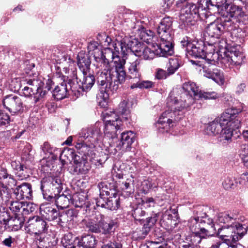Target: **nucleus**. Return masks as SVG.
<instances>
[{
  "instance_id": "5",
  "label": "nucleus",
  "mask_w": 248,
  "mask_h": 248,
  "mask_svg": "<svg viewBox=\"0 0 248 248\" xmlns=\"http://www.w3.org/2000/svg\"><path fill=\"white\" fill-rule=\"evenodd\" d=\"M182 94L179 96H175L170 94L167 98V106L170 110L164 112L155 124V127L160 133L168 132L170 130V124L172 123L173 116L179 115V112L189 107L194 103L193 99L181 97Z\"/></svg>"
},
{
  "instance_id": "20",
  "label": "nucleus",
  "mask_w": 248,
  "mask_h": 248,
  "mask_svg": "<svg viewBox=\"0 0 248 248\" xmlns=\"http://www.w3.org/2000/svg\"><path fill=\"white\" fill-rule=\"evenodd\" d=\"M97 219H99V225L103 233L110 234L113 232L118 227L116 220L112 219L110 217L99 214Z\"/></svg>"
},
{
  "instance_id": "58",
  "label": "nucleus",
  "mask_w": 248,
  "mask_h": 248,
  "mask_svg": "<svg viewBox=\"0 0 248 248\" xmlns=\"http://www.w3.org/2000/svg\"><path fill=\"white\" fill-rule=\"evenodd\" d=\"M199 96L198 98H203L205 99H216L218 97V94L215 92H202L201 91L200 92V93L199 94Z\"/></svg>"
},
{
  "instance_id": "25",
  "label": "nucleus",
  "mask_w": 248,
  "mask_h": 248,
  "mask_svg": "<svg viewBox=\"0 0 248 248\" xmlns=\"http://www.w3.org/2000/svg\"><path fill=\"white\" fill-rule=\"evenodd\" d=\"M14 193L17 200L31 199L32 193L31 185L30 183H24L16 187Z\"/></svg>"
},
{
  "instance_id": "3",
  "label": "nucleus",
  "mask_w": 248,
  "mask_h": 248,
  "mask_svg": "<svg viewBox=\"0 0 248 248\" xmlns=\"http://www.w3.org/2000/svg\"><path fill=\"white\" fill-rule=\"evenodd\" d=\"M242 111L240 108H229L220 117L209 122L204 129L205 134L209 136L219 135L218 141L225 146L232 141L233 132L239 128L241 122L238 115Z\"/></svg>"
},
{
  "instance_id": "1",
  "label": "nucleus",
  "mask_w": 248,
  "mask_h": 248,
  "mask_svg": "<svg viewBox=\"0 0 248 248\" xmlns=\"http://www.w3.org/2000/svg\"><path fill=\"white\" fill-rule=\"evenodd\" d=\"M125 45L124 41L117 39L112 43L113 48L107 47L101 51L98 56L94 55L93 65L96 81L101 93H106L107 96L112 94L125 81Z\"/></svg>"
},
{
  "instance_id": "14",
  "label": "nucleus",
  "mask_w": 248,
  "mask_h": 248,
  "mask_svg": "<svg viewBox=\"0 0 248 248\" xmlns=\"http://www.w3.org/2000/svg\"><path fill=\"white\" fill-rule=\"evenodd\" d=\"M7 205L14 216H16L25 217L35 210V205L33 203L18 200L9 201Z\"/></svg>"
},
{
  "instance_id": "59",
  "label": "nucleus",
  "mask_w": 248,
  "mask_h": 248,
  "mask_svg": "<svg viewBox=\"0 0 248 248\" xmlns=\"http://www.w3.org/2000/svg\"><path fill=\"white\" fill-rule=\"evenodd\" d=\"M97 43L93 41L89 44L88 46V50H89V52L91 55L96 54L98 56L99 54V52H100V49L98 48Z\"/></svg>"
},
{
  "instance_id": "50",
  "label": "nucleus",
  "mask_w": 248,
  "mask_h": 248,
  "mask_svg": "<svg viewBox=\"0 0 248 248\" xmlns=\"http://www.w3.org/2000/svg\"><path fill=\"white\" fill-rule=\"evenodd\" d=\"M180 66V60L178 58H170L167 68L169 74L170 75L173 74L178 69Z\"/></svg>"
},
{
  "instance_id": "16",
  "label": "nucleus",
  "mask_w": 248,
  "mask_h": 248,
  "mask_svg": "<svg viewBox=\"0 0 248 248\" xmlns=\"http://www.w3.org/2000/svg\"><path fill=\"white\" fill-rule=\"evenodd\" d=\"M2 103L4 107L12 115L23 111V101L20 96L9 94L4 97Z\"/></svg>"
},
{
  "instance_id": "17",
  "label": "nucleus",
  "mask_w": 248,
  "mask_h": 248,
  "mask_svg": "<svg viewBox=\"0 0 248 248\" xmlns=\"http://www.w3.org/2000/svg\"><path fill=\"white\" fill-rule=\"evenodd\" d=\"M236 1L226 2L221 7V17H224L225 19H229L231 22V18H239L243 16V12L241 6L236 5Z\"/></svg>"
},
{
  "instance_id": "29",
  "label": "nucleus",
  "mask_w": 248,
  "mask_h": 248,
  "mask_svg": "<svg viewBox=\"0 0 248 248\" xmlns=\"http://www.w3.org/2000/svg\"><path fill=\"white\" fill-rule=\"evenodd\" d=\"M40 209L41 215L49 221L57 219L60 215L59 212L49 204H42Z\"/></svg>"
},
{
  "instance_id": "61",
  "label": "nucleus",
  "mask_w": 248,
  "mask_h": 248,
  "mask_svg": "<svg viewBox=\"0 0 248 248\" xmlns=\"http://www.w3.org/2000/svg\"><path fill=\"white\" fill-rule=\"evenodd\" d=\"M172 218L171 212L170 210H166L162 216L161 220L163 222H166L167 226H169L171 225Z\"/></svg>"
},
{
  "instance_id": "37",
  "label": "nucleus",
  "mask_w": 248,
  "mask_h": 248,
  "mask_svg": "<svg viewBox=\"0 0 248 248\" xmlns=\"http://www.w3.org/2000/svg\"><path fill=\"white\" fill-rule=\"evenodd\" d=\"M25 216H14L11 217L9 223L8 228L12 231H17L20 230L25 221Z\"/></svg>"
},
{
  "instance_id": "24",
  "label": "nucleus",
  "mask_w": 248,
  "mask_h": 248,
  "mask_svg": "<svg viewBox=\"0 0 248 248\" xmlns=\"http://www.w3.org/2000/svg\"><path fill=\"white\" fill-rule=\"evenodd\" d=\"M135 134L132 131H127L122 133L118 147L125 152L129 151L132 144L135 140Z\"/></svg>"
},
{
  "instance_id": "32",
  "label": "nucleus",
  "mask_w": 248,
  "mask_h": 248,
  "mask_svg": "<svg viewBox=\"0 0 248 248\" xmlns=\"http://www.w3.org/2000/svg\"><path fill=\"white\" fill-rule=\"evenodd\" d=\"M209 50V52H206L205 57L203 60V63H207V64H211L213 65H218L220 62L221 55L220 53L218 52V50H211L210 47L206 48Z\"/></svg>"
},
{
  "instance_id": "60",
  "label": "nucleus",
  "mask_w": 248,
  "mask_h": 248,
  "mask_svg": "<svg viewBox=\"0 0 248 248\" xmlns=\"http://www.w3.org/2000/svg\"><path fill=\"white\" fill-rule=\"evenodd\" d=\"M133 180L131 179H127L124 183H123V186H122V189L123 190H124L128 193V195H130L134 192V189L133 188Z\"/></svg>"
},
{
  "instance_id": "40",
  "label": "nucleus",
  "mask_w": 248,
  "mask_h": 248,
  "mask_svg": "<svg viewBox=\"0 0 248 248\" xmlns=\"http://www.w3.org/2000/svg\"><path fill=\"white\" fill-rule=\"evenodd\" d=\"M71 198V195L62 194L60 195H58L54 199H55V203L57 207L60 209H63L69 206Z\"/></svg>"
},
{
  "instance_id": "21",
  "label": "nucleus",
  "mask_w": 248,
  "mask_h": 248,
  "mask_svg": "<svg viewBox=\"0 0 248 248\" xmlns=\"http://www.w3.org/2000/svg\"><path fill=\"white\" fill-rule=\"evenodd\" d=\"M187 226L192 233H196L200 235L210 236L209 232L212 230H209L202 226L200 223V217H191L188 221Z\"/></svg>"
},
{
  "instance_id": "54",
  "label": "nucleus",
  "mask_w": 248,
  "mask_h": 248,
  "mask_svg": "<svg viewBox=\"0 0 248 248\" xmlns=\"http://www.w3.org/2000/svg\"><path fill=\"white\" fill-rule=\"evenodd\" d=\"M203 214L204 216L200 217V223L202 226L204 227V226L206 225L208 226L213 231H216L213 219L209 217L205 213H203Z\"/></svg>"
},
{
  "instance_id": "22",
  "label": "nucleus",
  "mask_w": 248,
  "mask_h": 248,
  "mask_svg": "<svg viewBox=\"0 0 248 248\" xmlns=\"http://www.w3.org/2000/svg\"><path fill=\"white\" fill-rule=\"evenodd\" d=\"M103 140V136H102V140L101 141H99L98 143H95V147H96L97 146L100 147L101 149V153L105 154V156L103 157L102 158H98L97 157L96 159H95V157L93 161H90L97 166L101 165L105 162V161L108 159V155H114L116 153V150L113 148V147L110 145L108 146L104 144L102 142Z\"/></svg>"
},
{
  "instance_id": "45",
  "label": "nucleus",
  "mask_w": 248,
  "mask_h": 248,
  "mask_svg": "<svg viewBox=\"0 0 248 248\" xmlns=\"http://www.w3.org/2000/svg\"><path fill=\"white\" fill-rule=\"evenodd\" d=\"M230 51H224L223 52V56H221L220 62L219 63V66L223 68H231L234 65L233 62H232V57L230 54Z\"/></svg>"
},
{
  "instance_id": "11",
  "label": "nucleus",
  "mask_w": 248,
  "mask_h": 248,
  "mask_svg": "<svg viewBox=\"0 0 248 248\" xmlns=\"http://www.w3.org/2000/svg\"><path fill=\"white\" fill-rule=\"evenodd\" d=\"M14 176L7 172V170L0 166V198L5 202L11 197L10 190L8 186L12 187L16 185Z\"/></svg>"
},
{
  "instance_id": "38",
  "label": "nucleus",
  "mask_w": 248,
  "mask_h": 248,
  "mask_svg": "<svg viewBox=\"0 0 248 248\" xmlns=\"http://www.w3.org/2000/svg\"><path fill=\"white\" fill-rule=\"evenodd\" d=\"M208 47H210L211 50H218L219 53H223L226 50L227 44L225 40L215 39L213 40H209Z\"/></svg>"
},
{
  "instance_id": "7",
  "label": "nucleus",
  "mask_w": 248,
  "mask_h": 248,
  "mask_svg": "<svg viewBox=\"0 0 248 248\" xmlns=\"http://www.w3.org/2000/svg\"><path fill=\"white\" fill-rule=\"evenodd\" d=\"M187 0H179L176 6L180 9V19L185 26L191 27L195 25L199 17V9H206L202 7L200 0L198 4L187 2Z\"/></svg>"
},
{
  "instance_id": "23",
  "label": "nucleus",
  "mask_w": 248,
  "mask_h": 248,
  "mask_svg": "<svg viewBox=\"0 0 248 248\" xmlns=\"http://www.w3.org/2000/svg\"><path fill=\"white\" fill-rule=\"evenodd\" d=\"M183 92L182 93L181 97L184 98H189L191 97L194 101V99L198 97L201 90L195 83L191 81L186 82L182 86Z\"/></svg>"
},
{
  "instance_id": "8",
  "label": "nucleus",
  "mask_w": 248,
  "mask_h": 248,
  "mask_svg": "<svg viewBox=\"0 0 248 248\" xmlns=\"http://www.w3.org/2000/svg\"><path fill=\"white\" fill-rule=\"evenodd\" d=\"M40 188L43 198L47 201H51L60 193L62 189V185L59 177L47 176L41 180Z\"/></svg>"
},
{
  "instance_id": "26",
  "label": "nucleus",
  "mask_w": 248,
  "mask_h": 248,
  "mask_svg": "<svg viewBox=\"0 0 248 248\" xmlns=\"http://www.w3.org/2000/svg\"><path fill=\"white\" fill-rule=\"evenodd\" d=\"M140 62L141 60L137 58L127 63L128 76L130 79L137 80L140 78Z\"/></svg>"
},
{
  "instance_id": "42",
  "label": "nucleus",
  "mask_w": 248,
  "mask_h": 248,
  "mask_svg": "<svg viewBox=\"0 0 248 248\" xmlns=\"http://www.w3.org/2000/svg\"><path fill=\"white\" fill-rule=\"evenodd\" d=\"M85 197L81 193H76L72 195L71 203L76 207L82 208L85 206L90 209L88 204H86Z\"/></svg>"
},
{
  "instance_id": "39",
  "label": "nucleus",
  "mask_w": 248,
  "mask_h": 248,
  "mask_svg": "<svg viewBox=\"0 0 248 248\" xmlns=\"http://www.w3.org/2000/svg\"><path fill=\"white\" fill-rule=\"evenodd\" d=\"M140 38L144 42L148 44H151L154 47L155 45H159L157 44V38L155 35L154 33L151 30H145L141 31Z\"/></svg>"
},
{
  "instance_id": "35",
  "label": "nucleus",
  "mask_w": 248,
  "mask_h": 248,
  "mask_svg": "<svg viewBox=\"0 0 248 248\" xmlns=\"http://www.w3.org/2000/svg\"><path fill=\"white\" fill-rule=\"evenodd\" d=\"M68 92L71 93L77 97H78L83 92L79 79H69L67 84Z\"/></svg>"
},
{
  "instance_id": "62",
  "label": "nucleus",
  "mask_w": 248,
  "mask_h": 248,
  "mask_svg": "<svg viewBox=\"0 0 248 248\" xmlns=\"http://www.w3.org/2000/svg\"><path fill=\"white\" fill-rule=\"evenodd\" d=\"M141 204L146 208L154 207L155 205V201L152 197H145L142 199Z\"/></svg>"
},
{
  "instance_id": "12",
  "label": "nucleus",
  "mask_w": 248,
  "mask_h": 248,
  "mask_svg": "<svg viewBox=\"0 0 248 248\" xmlns=\"http://www.w3.org/2000/svg\"><path fill=\"white\" fill-rule=\"evenodd\" d=\"M48 228V222L38 216L30 217L25 226V230L28 233L36 235L46 233Z\"/></svg>"
},
{
  "instance_id": "31",
  "label": "nucleus",
  "mask_w": 248,
  "mask_h": 248,
  "mask_svg": "<svg viewBox=\"0 0 248 248\" xmlns=\"http://www.w3.org/2000/svg\"><path fill=\"white\" fill-rule=\"evenodd\" d=\"M133 102L129 99L124 100L122 101L118 108V113L125 120H128L130 118V108L132 107Z\"/></svg>"
},
{
  "instance_id": "55",
  "label": "nucleus",
  "mask_w": 248,
  "mask_h": 248,
  "mask_svg": "<svg viewBox=\"0 0 248 248\" xmlns=\"http://www.w3.org/2000/svg\"><path fill=\"white\" fill-rule=\"evenodd\" d=\"M132 208L131 214L134 219L139 221L142 220L141 217L145 216V212L137 205L132 207Z\"/></svg>"
},
{
  "instance_id": "53",
  "label": "nucleus",
  "mask_w": 248,
  "mask_h": 248,
  "mask_svg": "<svg viewBox=\"0 0 248 248\" xmlns=\"http://www.w3.org/2000/svg\"><path fill=\"white\" fill-rule=\"evenodd\" d=\"M239 155L244 165L248 168V144H242L239 150Z\"/></svg>"
},
{
  "instance_id": "43",
  "label": "nucleus",
  "mask_w": 248,
  "mask_h": 248,
  "mask_svg": "<svg viewBox=\"0 0 248 248\" xmlns=\"http://www.w3.org/2000/svg\"><path fill=\"white\" fill-rule=\"evenodd\" d=\"M78 212L74 209H70L62 212L60 216L59 220L62 223L74 221L77 218Z\"/></svg>"
},
{
  "instance_id": "49",
  "label": "nucleus",
  "mask_w": 248,
  "mask_h": 248,
  "mask_svg": "<svg viewBox=\"0 0 248 248\" xmlns=\"http://www.w3.org/2000/svg\"><path fill=\"white\" fill-rule=\"evenodd\" d=\"M100 188V195L103 196L105 195L107 196H115L116 195V191L114 188L108 187L107 184L105 183H100L98 184Z\"/></svg>"
},
{
  "instance_id": "19",
  "label": "nucleus",
  "mask_w": 248,
  "mask_h": 248,
  "mask_svg": "<svg viewBox=\"0 0 248 248\" xmlns=\"http://www.w3.org/2000/svg\"><path fill=\"white\" fill-rule=\"evenodd\" d=\"M205 44L202 40H194L191 42L188 47L187 56L190 55L196 58L204 59L206 51L205 50Z\"/></svg>"
},
{
  "instance_id": "47",
  "label": "nucleus",
  "mask_w": 248,
  "mask_h": 248,
  "mask_svg": "<svg viewBox=\"0 0 248 248\" xmlns=\"http://www.w3.org/2000/svg\"><path fill=\"white\" fill-rule=\"evenodd\" d=\"M41 149L44 155H46L45 157L47 156H49L51 155H52V158L56 159L57 158V156L54 155H53L55 154V152L58 150V149L51 146L49 142L47 141L45 142L41 146Z\"/></svg>"
},
{
  "instance_id": "52",
  "label": "nucleus",
  "mask_w": 248,
  "mask_h": 248,
  "mask_svg": "<svg viewBox=\"0 0 248 248\" xmlns=\"http://www.w3.org/2000/svg\"><path fill=\"white\" fill-rule=\"evenodd\" d=\"M157 186V183L153 182L150 179L144 180L141 183V190L143 193L146 194L148 192L149 189L156 188Z\"/></svg>"
},
{
  "instance_id": "27",
  "label": "nucleus",
  "mask_w": 248,
  "mask_h": 248,
  "mask_svg": "<svg viewBox=\"0 0 248 248\" xmlns=\"http://www.w3.org/2000/svg\"><path fill=\"white\" fill-rule=\"evenodd\" d=\"M204 235H200L196 233H191L187 236L185 240L180 243V248H196L201 242Z\"/></svg>"
},
{
  "instance_id": "46",
  "label": "nucleus",
  "mask_w": 248,
  "mask_h": 248,
  "mask_svg": "<svg viewBox=\"0 0 248 248\" xmlns=\"http://www.w3.org/2000/svg\"><path fill=\"white\" fill-rule=\"evenodd\" d=\"M119 197L117 194L115 196H109L107 199L106 208L111 210H116L118 209L120 206Z\"/></svg>"
},
{
  "instance_id": "33",
  "label": "nucleus",
  "mask_w": 248,
  "mask_h": 248,
  "mask_svg": "<svg viewBox=\"0 0 248 248\" xmlns=\"http://www.w3.org/2000/svg\"><path fill=\"white\" fill-rule=\"evenodd\" d=\"M82 76V80L80 78L79 81L81 83L82 90L83 92H86L90 90L95 82V78L93 75L89 73H80Z\"/></svg>"
},
{
  "instance_id": "9",
  "label": "nucleus",
  "mask_w": 248,
  "mask_h": 248,
  "mask_svg": "<svg viewBox=\"0 0 248 248\" xmlns=\"http://www.w3.org/2000/svg\"><path fill=\"white\" fill-rule=\"evenodd\" d=\"M103 121L105 122L104 134L107 137L114 139L117 136V131L122 125V121L115 112H103Z\"/></svg>"
},
{
  "instance_id": "10",
  "label": "nucleus",
  "mask_w": 248,
  "mask_h": 248,
  "mask_svg": "<svg viewBox=\"0 0 248 248\" xmlns=\"http://www.w3.org/2000/svg\"><path fill=\"white\" fill-rule=\"evenodd\" d=\"M232 29V22L229 19H225L224 17H221L210 23L206 28L205 36L211 38V40L218 39L225 30L230 31Z\"/></svg>"
},
{
  "instance_id": "13",
  "label": "nucleus",
  "mask_w": 248,
  "mask_h": 248,
  "mask_svg": "<svg viewBox=\"0 0 248 248\" xmlns=\"http://www.w3.org/2000/svg\"><path fill=\"white\" fill-rule=\"evenodd\" d=\"M237 219H238V212L236 210L218 213L217 216L216 221L218 223H223L224 225L221 228H218L217 233H219L220 230L226 226H233L235 229L236 227H238L236 226L237 225L245 228L247 232L248 227L245 225L237 222Z\"/></svg>"
},
{
  "instance_id": "56",
  "label": "nucleus",
  "mask_w": 248,
  "mask_h": 248,
  "mask_svg": "<svg viewBox=\"0 0 248 248\" xmlns=\"http://www.w3.org/2000/svg\"><path fill=\"white\" fill-rule=\"evenodd\" d=\"M222 186L226 190L234 189L237 186V181L233 177H226L222 182Z\"/></svg>"
},
{
  "instance_id": "34",
  "label": "nucleus",
  "mask_w": 248,
  "mask_h": 248,
  "mask_svg": "<svg viewBox=\"0 0 248 248\" xmlns=\"http://www.w3.org/2000/svg\"><path fill=\"white\" fill-rule=\"evenodd\" d=\"M97 240L95 237L92 235L83 236L80 239H77L75 244L80 246L81 248H94Z\"/></svg>"
},
{
  "instance_id": "57",
  "label": "nucleus",
  "mask_w": 248,
  "mask_h": 248,
  "mask_svg": "<svg viewBox=\"0 0 248 248\" xmlns=\"http://www.w3.org/2000/svg\"><path fill=\"white\" fill-rule=\"evenodd\" d=\"M11 217H10L9 213L3 208L0 210V223L1 224L7 225L8 224Z\"/></svg>"
},
{
  "instance_id": "51",
  "label": "nucleus",
  "mask_w": 248,
  "mask_h": 248,
  "mask_svg": "<svg viewBox=\"0 0 248 248\" xmlns=\"http://www.w3.org/2000/svg\"><path fill=\"white\" fill-rule=\"evenodd\" d=\"M140 78L138 80H134V83L131 85V88L134 89L139 88L140 89H149L153 87L154 83L149 80L140 81Z\"/></svg>"
},
{
  "instance_id": "36",
  "label": "nucleus",
  "mask_w": 248,
  "mask_h": 248,
  "mask_svg": "<svg viewBox=\"0 0 248 248\" xmlns=\"http://www.w3.org/2000/svg\"><path fill=\"white\" fill-rule=\"evenodd\" d=\"M68 89L66 83L63 81L57 85L53 91V96L57 100H62L67 96Z\"/></svg>"
},
{
  "instance_id": "30",
  "label": "nucleus",
  "mask_w": 248,
  "mask_h": 248,
  "mask_svg": "<svg viewBox=\"0 0 248 248\" xmlns=\"http://www.w3.org/2000/svg\"><path fill=\"white\" fill-rule=\"evenodd\" d=\"M121 41H124L125 42L126 47V53L130 51L133 53L136 56L140 57L144 46L142 45L140 43H138L137 41L134 42H132L129 40L128 38L125 37L121 39Z\"/></svg>"
},
{
  "instance_id": "4",
  "label": "nucleus",
  "mask_w": 248,
  "mask_h": 248,
  "mask_svg": "<svg viewBox=\"0 0 248 248\" xmlns=\"http://www.w3.org/2000/svg\"><path fill=\"white\" fill-rule=\"evenodd\" d=\"M172 18L170 16L165 17L160 21L156 28L160 42L156 45L154 50L148 47L143 48L141 58L148 60L153 59L155 55L159 57H167L174 53L171 35Z\"/></svg>"
},
{
  "instance_id": "63",
  "label": "nucleus",
  "mask_w": 248,
  "mask_h": 248,
  "mask_svg": "<svg viewBox=\"0 0 248 248\" xmlns=\"http://www.w3.org/2000/svg\"><path fill=\"white\" fill-rule=\"evenodd\" d=\"M170 75L168 71L161 68L156 69L155 74V78L159 80L165 79Z\"/></svg>"
},
{
  "instance_id": "2",
  "label": "nucleus",
  "mask_w": 248,
  "mask_h": 248,
  "mask_svg": "<svg viewBox=\"0 0 248 248\" xmlns=\"http://www.w3.org/2000/svg\"><path fill=\"white\" fill-rule=\"evenodd\" d=\"M74 138L75 150L81 156L76 155L73 157V173L86 174L91 169L90 161L95 157V143L102 140V133L96 126L87 127L82 128Z\"/></svg>"
},
{
  "instance_id": "41",
  "label": "nucleus",
  "mask_w": 248,
  "mask_h": 248,
  "mask_svg": "<svg viewBox=\"0 0 248 248\" xmlns=\"http://www.w3.org/2000/svg\"><path fill=\"white\" fill-rule=\"evenodd\" d=\"M78 238H75L71 233H67L64 234L62 239V243L65 248H81L80 246L75 244Z\"/></svg>"
},
{
  "instance_id": "18",
  "label": "nucleus",
  "mask_w": 248,
  "mask_h": 248,
  "mask_svg": "<svg viewBox=\"0 0 248 248\" xmlns=\"http://www.w3.org/2000/svg\"><path fill=\"white\" fill-rule=\"evenodd\" d=\"M47 93V91L44 90V88L41 87H29L28 86L24 87L20 90V94L26 97H30L33 95V99L35 103L41 101L45 98Z\"/></svg>"
},
{
  "instance_id": "48",
  "label": "nucleus",
  "mask_w": 248,
  "mask_h": 248,
  "mask_svg": "<svg viewBox=\"0 0 248 248\" xmlns=\"http://www.w3.org/2000/svg\"><path fill=\"white\" fill-rule=\"evenodd\" d=\"M230 54L232 57V62L234 65H239L242 63L245 56L243 54L239 51L230 50Z\"/></svg>"
},
{
  "instance_id": "28",
  "label": "nucleus",
  "mask_w": 248,
  "mask_h": 248,
  "mask_svg": "<svg viewBox=\"0 0 248 248\" xmlns=\"http://www.w3.org/2000/svg\"><path fill=\"white\" fill-rule=\"evenodd\" d=\"M78 65L82 73L90 72L91 61L88 54L80 51L77 56Z\"/></svg>"
},
{
  "instance_id": "44",
  "label": "nucleus",
  "mask_w": 248,
  "mask_h": 248,
  "mask_svg": "<svg viewBox=\"0 0 248 248\" xmlns=\"http://www.w3.org/2000/svg\"><path fill=\"white\" fill-rule=\"evenodd\" d=\"M16 164L15 169V174L19 180H23L28 178L31 173L30 170L26 167L21 165L20 163Z\"/></svg>"
},
{
  "instance_id": "6",
  "label": "nucleus",
  "mask_w": 248,
  "mask_h": 248,
  "mask_svg": "<svg viewBox=\"0 0 248 248\" xmlns=\"http://www.w3.org/2000/svg\"><path fill=\"white\" fill-rule=\"evenodd\" d=\"M228 226L223 228L217 233L222 239L212 244L210 248H237V245H232V242L236 243L246 233V229L242 226Z\"/></svg>"
},
{
  "instance_id": "64",
  "label": "nucleus",
  "mask_w": 248,
  "mask_h": 248,
  "mask_svg": "<svg viewBox=\"0 0 248 248\" xmlns=\"http://www.w3.org/2000/svg\"><path fill=\"white\" fill-rule=\"evenodd\" d=\"M10 118L8 114L0 110V126L6 125L9 124Z\"/></svg>"
},
{
  "instance_id": "15",
  "label": "nucleus",
  "mask_w": 248,
  "mask_h": 248,
  "mask_svg": "<svg viewBox=\"0 0 248 248\" xmlns=\"http://www.w3.org/2000/svg\"><path fill=\"white\" fill-rule=\"evenodd\" d=\"M193 64L198 65L202 67L203 76L208 78L212 79L219 85H223L225 82L223 73L217 68H213L211 66L207 67L203 63V62L195 61L191 60Z\"/></svg>"
}]
</instances>
